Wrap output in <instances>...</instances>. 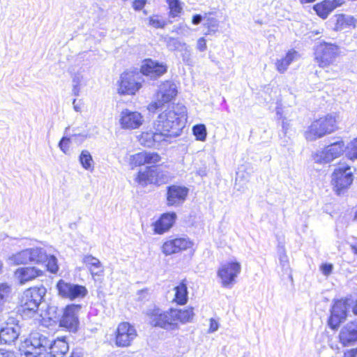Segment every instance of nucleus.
I'll return each instance as SVG.
<instances>
[{
  "label": "nucleus",
  "instance_id": "c03bdc74",
  "mask_svg": "<svg viewBox=\"0 0 357 357\" xmlns=\"http://www.w3.org/2000/svg\"><path fill=\"white\" fill-rule=\"evenodd\" d=\"M346 154L350 160L357 159V139L351 142L348 145Z\"/></svg>",
  "mask_w": 357,
  "mask_h": 357
},
{
  "label": "nucleus",
  "instance_id": "338daca9",
  "mask_svg": "<svg viewBox=\"0 0 357 357\" xmlns=\"http://www.w3.org/2000/svg\"><path fill=\"white\" fill-rule=\"evenodd\" d=\"M355 220H357V211H356V213H355Z\"/></svg>",
  "mask_w": 357,
  "mask_h": 357
},
{
  "label": "nucleus",
  "instance_id": "20e7f679",
  "mask_svg": "<svg viewBox=\"0 0 357 357\" xmlns=\"http://www.w3.org/2000/svg\"><path fill=\"white\" fill-rule=\"evenodd\" d=\"M336 128L335 118L328 114L314 121L305 131V136L307 140L314 141L333 132Z\"/></svg>",
  "mask_w": 357,
  "mask_h": 357
},
{
  "label": "nucleus",
  "instance_id": "bb28decb",
  "mask_svg": "<svg viewBox=\"0 0 357 357\" xmlns=\"http://www.w3.org/2000/svg\"><path fill=\"white\" fill-rule=\"evenodd\" d=\"M68 350V343L65 337H58L54 341L51 340L49 351L53 357H63Z\"/></svg>",
  "mask_w": 357,
  "mask_h": 357
},
{
  "label": "nucleus",
  "instance_id": "0eeeda50",
  "mask_svg": "<svg viewBox=\"0 0 357 357\" xmlns=\"http://www.w3.org/2000/svg\"><path fill=\"white\" fill-rule=\"evenodd\" d=\"M81 307L80 305H68L63 310H60L58 315L50 318L51 319H59L61 326L66 328L70 331H75L79 324L78 312Z\"/></svg>",
  "mask_w": 357,
  "mask_h": 357
},
{
  "label": "nucleus",
  "instance_id": "4be33fe9",
  "mask_svg": "<svg viewBox=\"0 0 357 357\" xmlns=\"http://www.w3.org/2000/svg\"><path fill=\"white\" fill-rule=\"evenodd\" d=\"M340 342L344 345L357 341V320L347 324L340 333Z\"/></svg>",
  "mask_w": 357,
  "mask_h": 357
},
{
  "label": "nucleus",
  "instance_id": "58836bf2",
  "mask_svg": "<svg viewBox=\"0 0 357 357\" xmlns=\"http://www.w3.org/2000/svg\"><path fill=\"white\" fill-rule=\"evenodd\" d=\"M83 75L80 74H75L73 77V89L72 93L75 96H79L81 90L82 83L83 82Z\"/></svg>",
  "mask_w": 357,
  "mask_h": 357
},
{
  "label": "nucleus",
  "instance_id": "6e6d98bb",
  "mask_svg": "<svg viewBox=\"0 0 357 357\" xmlns=\"http://www.w3.org/2000/svg\"><path fill=\"white\" fill-rule=\"evenodd\" d=\"M0 357H15L13 352L0 349Z\"/></svg>",
  "mask_w": 357,
  "mask_h": 357
},
{
  "label": "nucleus",
  "instance_id": "473e14b6",
  "mask_svg": "<svg viewBox=\"0 0 357 357\" xmlns=\"http://www.w3.org/2000/svg\"><path fill=\"white\" fill-rule=\"evenodd\" d=\"M153 176L152 167H146L144 171H139L137 173L135 181L142 186H146L149 183H153L151 181Z\"/></svg>",
  "mask_w": 357,
  "mask_h": 357
},
{
  "label": "nucleus",
  "instance_id": "9d476101",
  "mask_svg": "<svg viewBox=\"0 0 357 357\" xmlns=\"http://www.w3.org/2000/svg\"><path fill=\"white\" fill-rule=\"evenodd\" d=\"M241 266L238 262H228L222 265L218 271L223 287L231 288L236 282V278L241 273Z\"/></svg>",
  "mask_w": 357,
  "mask_h": 357
},
{
  "label": "nucleus",
  "instance_id": "7c9ffc66",
  "mask_svg": "<svg viewBox=\"0 0 357 357\" xmlns=\"http://www.w3.org/2000/svg\"><path fill=\"white\" fill-rule=\"evenodd\" d=\"M175 297L174 301L179 304L184 305L188 301V288L186 284L181 282L179 285L174 287Z\"/></svg>",
  "mask_w": 357,
  "mask_h": 357
},
{
  "label": "nucleus",
  "instance_id": "39448f33",
  "mask_svg": "<svg viewBox=\"0 0 357 357\" xmlns=\"http://www.w3.org/2000/svg\"><path fill=\"white\" fill-rule=\"evenodd\" d=\"M26 348L24 354L26 357H38L49 351L51 340L43 333L32 332L26 341Z\"/></svg>",
  "mask_w": 357,
  "mask_h": 357
},
{
  "label": "nucleus",
  "instance_id": "864d4df0",
  "mask_svg": "<svg viewBox=\"0 0 357 357\" xmlns=\"http://www.w3.org/2000/svg\"><path fill=\"white\" fill-rule=\"evenodd\" d=\"M219 324L218 323L213 319H210V327H209V332L213 333L216 331L218 329Z\"/></svg>",
  "mask_w": 357,
  "mask_h": 357
},
{
  "label": "nucleus",
  "instance_id": "0e129e2a",
  "mask_svg": "<svg viewBox=\"0 0 357 357\" xmlns=\"http://www.w3.org/2000/svg\"><path fill=\"white\" fill-rule=\"evenodd\" d=\"M316 0H300V1L302 3H311V2H314Z\"/></svg>",
  "mask_w": 357,
  "mask_h": 357
},
{
  "label": "nucleus",
  "instance_id": "b1692460",
  "mask_svg": "<svg viewBox=\"0 0 357 357\" xmlns=\"http://www.w3.org/2000/svg\"><path fill=\"white\" fill-rule=\"evenodd\" d=\"M176 218V215L174 212L164 213L155 223V232L157 234H163L168 231L173 226Z\"/></svg>",
  "mask_w": 357,
  "mask_h": 357
},
{
  "label": "nucleus",
  "instance_id": "8fccbe9b",
  "mask_svg": "<svg viewBox=\"0 0 357 357\" xmlns=\"http://www.w3.org/2000/svg\"><path fill=\"white\" fill-rule=\"evenodd\" d=\"M146 3V0H135L132 2V7L135 10H141Z\"/></svg>",
  "mask_w": 357,
  "mask_h": 357
},
{
  "label": "nucleus",
  "instance_id": "09e8293b",
  "mask_svg": "<svg viewBox=\"0 0 357 357\" xmlns=\"http://www.w3.org/2000/svg\"><path fill=\"white\" fill-rule=\"evenodd\" d=\"M149 24L155 28H164L166 22L163 20H160L153 17H150Z\"/></svg>",
  "mask_w": 357,
  "mask_h": 357
},
{
  "label": "nucleus",
  "instance_id": "423d86ee",
  "mask_svg": "<svg viewBox=\"0 0 357 357\" xmlns=\"http://www.w3.org/2000/svg\"><path fill=\"white\" fill-rule=\"evenodd\" d=\"M315 60L321 68L333 65L340 54L338 46L332 43H321L315 50Z\"/></svg>",
  "mask_w": 357,
  "mask_h": 357
},
{
  "label": "nucleus",
  "instance_id": "6ab92c4d",
  "mask_svg": "<svg viewBox=\"0 0 357 357\" xmlns=\"http://www.w3.org/2000/svg\"><path fill=\"white\" fill-rule=\"evenodd\" d=\"M188 189L184 186L172 185L167 188V204L169 206H178L185 201Z\"/></svg>",
  "mask_w": 357,
  "mask_h": 357
},
{
  "label": "nucleus",
  "instance_id": "e2e57ef3",
  "mask_svg": "<svg viewBox=\"0 0 357 357\" xmlns=\"http://www.w3.org/2000/svg\"><path fill=\"white\" fill-rule=\"evenodd\" d=\"M351 249L353 252L357 255V243L354 245H351Z\"/></svg>",
  "mask_w": 357,
  "mask_h": 357
},
{
  "label": "nucleus",
  "instance_id": "3c124183",
  "mask_svg": "<svg viewBox=\"0 0 357 357\" xmlns=\"http://www.w3.org/2000/svg\"><path fill=\"white\" fill-rule=\"evenodd\" d=\"M333 270V265L331 264H324L321 266V271L325 275H328L331 273Z\"/></svg>",
  "mask_w": 357,
  "mask_h": 357
},
{
  "label": "nucleus",
  "instance_id": "2eb2a0df",
  "mask_svg": "<svg viewBox=\"0 0 357 357\" xmlns=\"http://www.w3.org/2000/svg\"><path fill=\"white\" fill-rule=\"evenodd\" d=\"M137 337V331L133 326L128 322L119 324L116 332V344L118 347H126L130 345Z\"/></svg>",
  "mask_w": 357,
  "mask_h": 357
},
{
  "label": "nucleus",
  "instance_id": "cd10ccee",
  "mask_svg": "<svg viewBox=\"0 0 357 357\" xmlns=\"http://www.w3.org/2000/svg\"><path fill=\"white\" fill-rule=\"evenodd\" d=\"M298 57V53L294 50H289L284 58L277 61L276 68L280 73H284L288 68L289 66Z\"/></svg>",
  "mask_w": 357,
  "mask_h": 357
},
{
  "label": "nucleus",
  "instance_id": "f03ea898",
  "mask_svg": "<svg viewBox=\"0 0 357 357\" xmlns=\"http://www.w3.org/2000/svg\"><path fill=\"white\" fill-rule=\"evenodd\" d=\"M43 286L34 287L26 289L22 296L21 305L18 312L24 317H31L34 314L46 294Z\"/></svg>",
  "mask_w": 357,
  "mask_h": 357
},
{
  "label": "nucleus",
  "instance_id": "c756f323",
  "mask_svg": "<svg viewBox=\"0 0 357 357\" xmlns=\"http://www.w3.org/2000/svg\"><path fill=\"white\" fill-rule=\"evenodd\" d=\"M30 262L36 264L46 263L48 255L44 248H29Z\"/></svg>",
  "mask_w": 357,
  "mask_h": 357
},
{
  "label": "nucleus",
  "instance_id": "5fc2aeb1",
  "mask_svg": "<svg viewBox=\"0 0 357 357\" xmlns=\"http://www.w3.org/2000/svg\"><path fill=\"white\" fill-rule=\"evenodd\" d=\"M282 132L284 135H287L288 130L290 127V124L287 119H283L282 121Z\"/></svg>",
  "mask_w": 357,
  "mask_h": 357
},
{
  "label": "nucleus",
  "instance_id": "f257e3e1",
  "mask_svg": "<svg viewBox=\"0 0 357 357\" xmlns=\"http://www.w3.org/2000/svg\"><path fill=\"white\" fill-rule=\"evenodd\" d=\"M186 107L176 104L165 110L153 123V129L164 134V137H175L180 135L186 121Z\"/></svg>",
  "mask_w": 357,
  "mask_h": 357
},
{
  "label": "nucleus",
  "instance_id": "e433bc0d",
  "mask_svg": "<svg viewBox=\"0 0 357 357\" xmlns=\"http://www.w3.org/2000/svg\"><path fill=\"white\" fill-rule=\"evenodd\" d=\"M169 8V17H178L182 12L183 8L179 0H167Z\"/></svg>",
  "mask_w": 357,
  "mask_h": 357
},
{
  "label": "nucleus",
  "instance_id": "2f4dec72",
  "mask_svg": "<svg viewBox=\"0 0 357 357\" xmlns=\"http://www.w3.org/2000/svg\"><path fill=\"white\" fill-rule=\"evenodd\" d=\"M29 250L26 249L13 255L9 257V261L11 264L20 265L30 263Z\"/></svg>",
  "mask_w": 357,
  "mask_h": 357
},
{
  "label": "nucleus",
  "instance_id": "680f3d73",
  "mask_svg": "<svg viewBox=\"0 0 357 357\" xmlns=\"http://www.w3.org/2000/svg\"><path fill=\"white\" fill-rule=\"evenodd\" d=\"M70 357H82V355L79 352L73 351Z\"/></svg>",
  "mask_w": 357,
  "mask_h": 357
},
{
  "label": "nucleus",
  "instance_id": "de8ad7c7",
  "mask_svg": "<svg viewBox=\"0 0 357 357\" xmlns=\"http://www.w3.org/2000/svg\"><path fill=\"white\" fill-rule=\"evenodd\" d=\"M70 142V139L66 137H63L59 143V146L60 149L64 153H67L68 150V144Z\"/></svg>",
  "mask_w": 357,
  "mask_h": 357
},
{
  "label": "nucleus",
  "instance_id": "1a4fd4ad",
  "mask_svg": "<svg viewBox=\"0 0 357 357\" xmlns=\"http://www.w3.org/2000/svg\"><path fill=\"white\" fill-rule=\"evenodd\" d=\"M150 323L153 326L160 327L165 330H174L176 328V322L173 309L169 311L162 312L160 309H154L149 313Z\"/></svg>",
  "mask_w": 357,
  "mask_h": 357
},
{
  "label": "nucleus",
  "instance_id": "ddd939ff",
  "mask_svg": "<svg viewBox=\"0 0 357 357\" xmlns=\"http://www.w3.org/2000/svg\"><path fill=\"white\" fill-rule=\"evenodd\" d=\"M193 242L186 236L169 238L162 245V252L165 255L176 254L192 248Z\"/></svg>",
  "mask_w": 357,
  "mask_h": 357
},
{
  "label": "nucleus",
  "instance_id": "5701e85b",
  "mask_svg": "<svg viewBox=\"0 0 357 357\" xmlns=\"http://www.w3.org/2000/svg\"><path fill=\"white\" fill-rule=\"evenodd\" d=\"M342 4V0H324L314 5V10L319 17L326 19L334 9Z\"/></svg>",
  "mask_w": 357,
  "mask_h": 357
},
{
  "label": "nucleus",
  "instance_id": "69168bd1",
  "mask_svg": "<svg viewBox=\"0 0 357 357\" xmlns=\"http://www.w3.org/2000/svg\"><path fill=\"white\" fill-rule=\"evenodd\" d=\"M353 312L354 314L357 315V301L356 305L353 307Z\"/></svg>",
  "mask_w": 357,
  "mask_h": 357
},
{
  "label": "nucleus",
  "instance_id": "a18cd8bd",
  "mask_svg": "<svg viewBox=\"0 0 357 357\" xmlns=\"http://www.w3.org/2000/svg\"><path fill=\"white\" fill-rule=\"evenodd\" d=\"M46 262L47 269L51 273H55L58 271L59 267L57 265V259L54 255H48V259Z\"/></svg>",
  "mask_w": 357,
  "mask_h": 357
},
{
  "label": "nucleus",
  "instance_id": "a878e982",
  "mask_svg": "<svg viewBox=\"0 0 357 357\" xmlns=\"http://www.w3.org/2000/svg\"><path fill=\"white\" fill-rule=\"evenodd\" d=\"M165 140H166V138L164 137V134L154 130L142 132L139 138L141 144L147 147H153L156 143Z\"/></svg>",
  "mask_w": 357,
  "mask_h": 357
},
{
  "label": "nucleus",
  "instance_id": "4d7b16f0",
  "mask_svg": "<svg viewBox=\"0 0 357 357\" xmlns=\"http://www.w3.org/2000/svg\"><path fill=\"white\" fill-rule=\"evenodd\" d=\"M357 349H352L344 353V357H356Z\"/></svg>",
  "mask_w": 357,
  "mask_h": 357
},
{
  "label": "nucleus",
  "instance_id": "9b49d317",
  "mask_svg": "<svg viewBox=\"0 0 357 357\" xmlns=\"http://www.w3.org/2000/svg\"><path fill=\"white\" fill-rule=\"evenodd\" d=\"M344 144L342 141L334 142L323 150L319 151L313 155L315 162L324 164L328 163L339 157L343 152Z\"/></svg>",
  "mask_w": 357,
  "mask_h": 357
},
{
  "label": "nucleus",
  "instance_id": "393cba45",
  "mask_svg": "<svg viewBox=\"0 0 357 357\" xmlns=\"http://www.w3.org/2000/svg\"><path fill=\"white\" fill-rule=\"evenodd\" d=\"M82 262L86 264L93 278L95 276H100L103 274L104 268L98 258L91 255H84L82 258Z\"/></svg>",
  "mask_w": 357,
  "mask_h": 357
},
{
  "label": "nucleus",
  "instance_id": "4c0bfd02",
  "mask_svg": "<svg viewBox=\"0 0 357 357\" xmlns=\"http://www.w3.org/2000/svg\"><path fill=\"white\" fill-rule=\"evenodd\" d=\"M146 164L145 151L130 155V165L132 168Z\"/></svg>",
  "mask_w": 357,
  "mask_h": 357
},
{
  "label": "nucleus",
  "instance_id": "13d9d810",
  "mask_svg": "<svg viewBox=\"0 0 357 357\" xmlns=\"http://www.w3.org/2000/svg\"><path fill=\"white\" fill-rule=\"evenodd\" d=\"M202 20V17L201 15H199V14H197V15H195L193 17H192V22L193 24L195 25H197L199 24Z\"/></svg>",
  "mask_w": 357,
  "mask_h": 357
},
{
  "label": "nucleus",
  "instance_id": "f704fd0d",
  "mask_svg": "<svg viewBox=\"0 0 357 357\" xmlns=\"http://www.w3.org/2000/svg\"><path fill=\"white\" fill-rule=\"evenodd\" d=\"M79 160L84 169L91 171L93 169V160L91 153L87 150L81 152Z\"/></svg>",
  "mask_w": 357,
  "mask_h": 357
},
{
  "label": "nucleus",
  "instance_id": "bf43d9fd",
  "mask_svg": "<svg viewBox=\"0 0 357 357\" xmlns=\"http://www.w3.org/2000/svg\"><path fill=\"white\" fill-rule=\"evenodd\" d=\"M73 107H74V109L76 111V112H80L81 111V107L80 105H77L76 103V99H74L73 101Z\"/></svg>",
  "mask_w": 357,
  "mask_h": 357
},
{
  "label": "nucleus",
  "instance_id": "72a5a7b5",
  "mask_svg": "<svg viewBox=\"0 0 357 357\" xmlns=\"http://www.w3.org/2000/svg\"><path fill=\"white\" fill-rule=\"evenodd\" d=\"M173 310L174 314L175 315L176 328L178 327V321L185 323L191 321V320L192 319L194 315L192 308H188L183 310L173 309Z\"/></svg>",
  "mask_w": 357,
  "mask_h": 357
},
{
  "label": "nucleus",
  "instance_id": "aec40b11",
  "mask_svg": "<svg viewBox=\"0 0 357 357\" xmlns=\"http://www.w3.org/2000/svg\"><path fill=\"white\" fill-rule=\"evenodd\" d=\"M141 87V83L136 81L132 73H123L121 75V82L118 89L121 94H135Z\"/></svg>",
  "mask_w": 357,
  "mask_h": 357
},
{
  "label": "nucleus",
  "instance_id": "49530a36",
  "mask_svg": "<svg viewBox=\"0 0 357 357\" xmlns=\"http://www.w3.org/2000/svg\"><path fill=\"white\" fill-rule=\"evenodd\" d=\"M146 156V164H155L160 161L161 158L157 153L154 152H146L145 151Z\"/></svg>",
  "mask_w": 357,
  "mask_h": 357
},
{
  "label": "nucleus",
  "instance_id": "603ef678",
  "mask_svg": "<svg viewBox=\"0 0 357 357\" xmlns=\"http://www.w3.org/2000/svg\"><path fill=\"white\" fill-rule=\"evenodd\" d=\"M197 47L200 52H204L206 50V43L204 38H200L197 40Z\"/></svg>",
  "mask_w": 357,
  "mask_h": 357
},
{
  "label": "nucleus",
  "instance_id": "052dcab7",
  "mask_svg": "<svg viewBox=\"0 0 357 357\" xmlns=\"http://www.w3.org/2000/svg\"><path fill=\"white\" fill-rule=\"evenodd\" d=\"M57 307L54 306L50 307L48 309V314H51L52 313H56Z\"/></svg>",
  "mask_w": 357,
  "mask_h": 357
},
{
  "label": "nucleus",
  "instance_id": "79ce46f5",
  "mask_svg": "<svg viewBox=\"0 0 357 357\" xmlns=\"http://www.w3.org/2000/svg\"><path fill=\"white\" fill-rule=\"evenodd\" d=\"M11 288L5 283L0 284V306H1L9 298Z\"/></svg>",
  "mask_w": 357,
  "mask_h": 357
},
{
  "label": "nucleus",
  "instance_id": "6e6552de",
  "mask_svg": "<svg viewBox=\"0 0 357 357\" xmlns=\"http://www.w3.org/2000/svg\"><path fill=\"white\" fill-rule=\"evenodd\" d=\"M177 86L172 81H166L160 85L157 93V101L151 103L148 109L149 112H155L164 103L170 102L177 95Z\"/></svg>",
  "mask_w": 357,
  "mask_h": 357
},
{
  "label": "nucleus",
  "instance_id": "412c9836",
  "mask_svg": "<svg viewBox=\"0 0 357 357\" xmlns=\"http://www.w3.org/2000/svg\"><path fill=\"white\" fill-rule=\"evenodd\" d=\"M43 274V271L33 266L19 268L15 272V276L21 284L32 281Z\"/></svg>",
  "mask_w": 357,
  "mask_h": 357
},
{
  "label": "nucleus",
  "instance_id": "f3484780",
  "mask_svg": "<svg viewBox=\"0 0 357 357\" xmlns=\"http://www.w3.org/2000/svg\"><path fill=\"white\" fill-rule=\"evenodd\" d=\"M167 68L166 63L148 59L143 61L141 73L144 75L149 76L151 79H157L166 73Z\"/></svg>",
  "mask_w": 357,
  "mask_h": 357
},
{
  "label": "nucleus",
  "instance_id": "7ed1b4c3",
  "mask_svg": "<svg viewBox=\"0 0 357 357\" xmlns=\"http://www.w3.org/2000/svg\"><path fill=\"white\" fill-rule=\"evenodd\" d=\"M354 180L351 167L346 163H340L334 169L331 176V183L335 192L344 194L351 185Z\"/></svg>",
  "mask_w": 357,
  "mask_h": 357
},
{
  "label": "nucleus",
  "instance_id": "37998d69",
  "mask_svg": "<svg viewBox=\"0 0 357 357\" xmlns=\"http://www.w3.org/2000/svg\"><path fill=\"white\" fill-rule=\"evenodd\" d=\"M193 134L197 139L204 141L206 137V129L204 125H196L192 128Z\"/></svg>",
  "mask_w": 357,
  "mask_h": 357
},
{
  "label": "nucleus",
  "instance_id": "f8f14e48",
  "mask_svg": "<svg viewBox=\"0 0 357 357\" xmlns=\"http://www.w3.org/2000/svg\"><path fill=\"white\" fill-rule=\"evenodd\" d=\"M56 288L59 296L70 300L84 298L88 293L84 286L66 282L63 280L58 282Z\"/></svg>",
  "mask_w": 357,
  "mask_h": 357
},
{
  "label": "nucleus",
  "instance_id": "c9c22d12",
  "mask_svg": "<svg viewBox=\"0 0 357 357\" xmlns=\"http://www.w3.org/2000/svg\"><path fill=\"white\" fill-rule=\"evenodd\" d=\"M167 46L171 51H187L188 46L185 43L181 42L177 38H169L167 40Z\"/></svg>",
  "mask_w": 357,
  "mask_h": 357
},
{
  "label": "nucleus",
  "instance_id": "c85d7f7f",
  "mask_svg": "<svg viewBox=\"0 0 357 357\" xmlns=\"http://www.w3.org/2000/svg\"><path fill=\"white\" fill-rule=\"evenodd\" d=\"M153 176L151 181L154 184L161 185L169 182L172 176L171 174L166 170H163L160 167H152Z\"/></svg>",
  "mask_w": 357,
  "mask_h": 357
},
{
  "label": "nucleus",
  "instance_id": "4468645a",
  "mask_svg": "<svg viewBox=\"0 0 357 357\" xmlns=\"http://www.w3.org/2000/svg\"><path fill=\"white\" fill-rule=\"evenodd\" d=\"M18 322L13 317L8 319L0 330V341L1 343L11 344L15 342L21 333V327Z\"/></svg>",
  "mask_w": 357,
  "mask_h": 357
},
{
  "label": "nucleus",
  "instance_id": "ea45409f",
  "mask_svg": "<svg viewBox=\"0 0 357 357\" xmlns=\"http://www.w3.org/2000/svg\"><path fill=\"white\" fill-rule=\"evenodd\" d=\"M278 252L279 255V261L281 266L283 268H287L289 267L288 257L286 255L284 246L280 243L278 246Z\"/></svg>",
  "mask_w": 357,
  "mask_h": 357
},
{
  "label": "nucleus",
  "instance_id": "a211bd4d",
  "mask_svg": "<svg viewBox=\"0 0 357 357\" xmlns=\"http://www.w3.org/2000/svg\"><path fill=\"white\" fill-rule=\"evenodd\" d=\"M143 122L144 117L138 112L125 109L121 112L119 123L123 129H137Z\"/></svg>",
  "mask_w": 357,
  "mask_h": 357
},
{
  "label": "nucleus",
  "instance_id": "dca6fc26",
  "mask_svg": "<svg viewBox=\"0 0 357 357\" xmlns=\"http://www.w3.org/2000/svg\"><path fill=\"white\" fill-rule=\"evenodd\" d=\"M348 304L347 301H337L331 310L328 325L333 329L337 328L345 321L347 316Z\"/></svg>",
  "mask_w": 357,
  "mask_h": 357
},
{
  "label": "nucleus",
  "instance_id": "a19ab883",
  "mask_svg": "<svg viewBox=\"0 0 357 357\" xmlns=\"http://www.w3.org/2000/svg\"><path fill=\"white\" fill-rule=\"evenodd\" d=\"M204 25L208 29L206 34L215 33L218 31L219 22L216 18L208 17Z\"/></svg>",
  "mask_w": 357,
  "mask_h": 357
}]
</instances>
